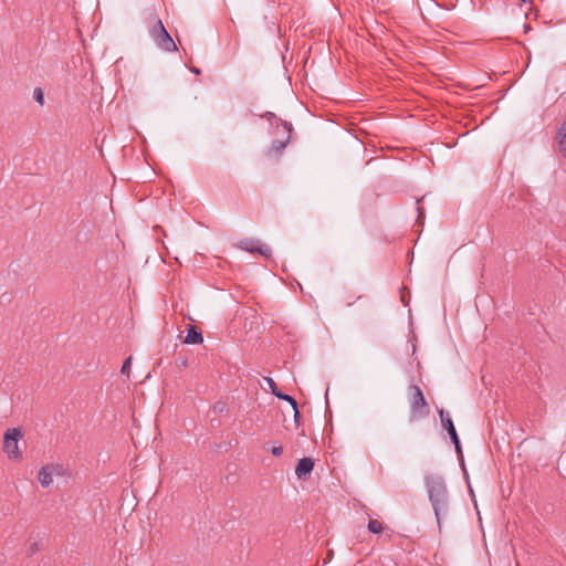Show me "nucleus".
<instances>
[{"mask_svg": "<svg viewBox=\"0 0 566 566\" xmlns=\"http://www.w3.org/2000/svg\"><path fill=\"white\" fill-rule=\"evenodd\" d=\"M148 32L155 44L165 52L178 51L172 36L166 30L161 19L151 12L147 20Z\"/></svg>", "mask_w": 566, "mask_h": 566, "instance_id": "2", "label": "nucleus"}, {"mask_svg": "<svg viewBox=\"0 0 566 566\" xmlns=\"http://www.w3.org/2000/svg\"><path fill=\"white\" fill-rule=\"evenodd\" d=\"M274 396L281 400L287 401L292 406V408L297 407V401L294 399V397L287 394H283L282 391H274Z\"/></svg>", "mask_w": 566, "mask_h": 566, "instance_id": "15", "label": "nucleus"}, {"mask_svg": "<svg viewBox=\"0 0 566 566\" xmlns=\"http://www.w3.org/2000/svg\"><path fill=\"white\" fill-rule=\"evenodd\" d=\"M130 364H132V357H128L125 359L123 366H122V369H120V373L123 375H126L127 377H129V373H130Z\"/></svg>", "mask_w": 566, "mask_h": 566, "instance_id": "17", "label": "nucleus"}, {"mask_svg": "<svg viewBox=\"0 0 566 566\" xmlns=\"http://www.w3.org/2000/svg\"><path fill=\"white\" fill-rule=\"evenodd\" d=\"M190 71L193 73V74H200V70L198 67H190Z\"/></svg>", "mask_w": 566, "mask_h": 566, "instance_id": "23", "label": "nucleus"}, {"mask_svg": "<svg viewBox=\"0 0 566 566\" xmlns=\"http://www.w3.org/2000/svg\"><path fill=\"white\" fill-rule=\"evenodd\" d=\"M314 469V460L310 457L302 458L296 468H295V475L298 479H306L311 472Z\"/></svg>", "mask_w": 566, "mask_h": 566, "instance_id": "8", "label": "nucleus"}, {"mask_svg": "<svg viewBox=\"0 0 566 566\" xmlns=\"http://www.w3.org/2000/svg\"><path fill=\"white\" fill-rule=\"evenodd\" d=\"M556 139H557L559 151L566 158V119L558 127L557 134H556Z\"/></svg>", "mask_w": 566, "mask_h": 566, "instance_id": "11", "label": "nucleus"}, {"mask_svg": "<svg viewBox=\"0 0 566 566\" xmlns=\"http://www.w3.org/2000/svg\"><path fill=\"white\" fill-rule=\"evenodd\" d=\"M270 451L274 457H281L283 453V448L281 446H274L270 449Z\"/></svg>", "mask_w": 566, "mask_h": 566, "instance_id": "20", "label": "nucleus"}, {"mask_svg": "<svg viewBox=\"0 0 566 566\" xmlns=\"http://www.w3.org/2000/svg\"><path fill=\"white\" fill-rule=\"evenodd\" d=\"M62 470L60 465H44L39 471V482L43 488H49L53 483V474H59Z\"/></svg>", "mask_w": 566, "mask_h": 566, "instance_id": "7", "label": "nucleus"}, {"mask_svg": "<svg viewBox=\"0 0 566 566\" xmlns=\"http://www.w3.org/2000/svg\"><path fill=\"white\" fill-rule=\"evenodd\" d=\"M265 381L268 382L270 389H271V392L274 395V391H280L277 386H276V382L271 378V377H265Z\"/></svg>", "mask_w": 566, "mask_h": 566, "instance_id": "19", "label": "nucleus"}, {"mask_svg": "<svg viewBox=\"0 0 566 566\" xmlns=\"http://www.w3.org/2000/svg\"><path fill=\"white\" fill-rule=\"evenodd\" d=\"M417 211H418V221H420L424 214L423 208L417 207Z\"/></svg>", "mask_w": 566, "mask_h": 566, "instance_id": "22", "label": "nucleus"}, {"mask_svg": "<svg viewBox=\"0 0 566 566\" xmlns=\"http://www.w3.org/2000/svg\"><path fill=\"white\" fill-rule=\"evenodd\" d=\"M424 485L432 505L438 528L441 531L442 520L449 515L450 495L444 479L440 475H427Z\"/></svg>", "mask_w": 566, "mask_h": 566, "instance_id": "1", "label": "nucleus"}, {"mask_svg": "<svg viewBox=\"0 0 566 566\" xmlns=\"http://www.w3.org/2000/svg\"><path fill=\"white\" fill-rule=\"evenodd\" d=\"M33 97L40 105L44 104V93L42 88L36 87L33 92Z\"/></svg>", "mask_w": 566, "mask_h": 566, "instance_id": "16", "label": "nucleus"}, {"mask_svg": "<svg viewBox=\"0 0 566 566\" xmlns=\"http://www.w3.org/2000/svg\"><path fill=\"white\" fill-rule=\"evenodd\" d=\"M438 413L440 416L441 423H442L443 428L448 431V433L450 436V439L455 440L457 437H459V436H458V432L455 430V427H454L453 421L450 418L449 413L446 412L443 409H439Z\"/></svg>", "mask_w": 566, "mask_h": 566, "instance_id": "9", "label": "nucleus"}, {"mask_svg": "<svg viewBox=\"0 0 566 566\" xmlns=\"http://www.w3.org/2000/svg\"><path fill=\"white\" fill-rule=\"evenodd\" d=\"M203 342V336L200 331H198L195 326L190 325L187 335L185 338V343L188 345L201 344Z\"/></svg>", "mask_w": 566, "mask_h": 566, "instance_id": "10", "label": "nucleus"}, {"mask_svg": "<svg viewBox=\"0 0 566 566\" xmlns=\"http://www.w3.org/2000/svg\"><path fill=\"white\" fill-rule=\"evenodd\" d=\"M367 528L373 534H380L384 531L382 523L378 520H369Z\"/></svg>", "mask_w": 566, "mask_h": 566, "instance_id": "14", "label": "nucleus"}, {"mask_svg": "<svg viewBox=\"0 0 566 566\" xmlns=\"http://www.w3.org/2000/svg\"><path fill=\"white\" fill-rule=\"evenodd\" d=\"M410 392V416L409 420L415 421L426 418L430 413V407L427 402L421 388L418 385L409 386Z\"/></svg>", "mask_w": 566, "mask_h": 566, "instance_id": "3", "label": "nucleus"}, {"mask_svg": "<svg viewBox=\"0 0 566 566\" xmlns=\"http://www.w3.org/2000/svg\"><path fill=\"white\" fill-rule=\"evenodd\" d=\"M213 410H214V412L222 413V412L227 411V403L222 402V401H217L213 405Z\"/></svg>", "mask_w": 566, "mask_h": 566, "instance_id": "18", "label": "nucleus"}, {"mask_svg": "<svg viewBox=\"0 0 566 566\" xmlns=\"http://www.w3.org/2000/svg\"><path fill=\"white\" fill-rule=\"evenodd\" d=\"M238 247L250 253H260L265 258H270L272 254L271 249L268 245L261 244L259 240L255 239H243L239 242Z\"/></svg>", "mask_w": 566, "mask_h": 566, "instance_id": "6", "label": "nucleus"}, {"mask_svg": "<svg viewBox=\"0 0 566 566\" xmlns=\"http://www.w3.org/2000/svg\"><path fill=\"white\" fill-rule=\"evenodd\" d=\"M23 437L21 429L11 428L4 432L3 437V451L9 459L21 460L22 452L19 450V439Z\"/></svg>", "mask_w": 566, "mask_h": 566, "instance_id": "4", "label": "nucleus"}, {"mask_svg": "<svg viewBox=\"0 0 566 566\" xmlns=\"http://www.w3.org/2000/svg\"><path fill=\"white\" fill-rule=\"evenodd\" d=\"M181 366H186V360H180Z\"/></svg>", "mask_w": 566, "mask_h": 566, "instance_id": "25", "label": "nucleus"}, {"mask_svg": "<svg viewBox=\"0 0 566 566\" xmlns=\"http://www.w3.org/2000/svg\"><path fill=\"white\" fill-rule=\"evenodd\" d=\"M282 128L284 130V138L283 139H275L271 143L270 147L266 150V156L272 157L276 155H281L283 150L286 148L291 140V134L293 130V126L289 122H282Z\"/></svg>", "mask_w": 566, "mask_h": 566, "instance_id": "5", "label": "nucleus"}, {"mask_svg": "<svg viewBox=\"0 0 566 566\" xmlns=\"http://www.w3.org/2000/svg\"><path fill=\"white\" fill-rule=\"evenodd\" d=\"M261 118L266 119L271 126H275L279 128L282 127V122H284L282 118H279L273 112H265L260 115Z\"/></svg>", "mask_w": 566, "mask_h": 566, "instance_id": "12", "label": "nucleus"}, {"mask_svg": "<svg viewBox=\"0 0 566 566\" xmlns=\"http://www.w3.org/2000/svg\"><path fill=\"white\" fill-rule=\"evenodd\" d=\"M454 444V449H455V452L459 457V460L461 462V465H462V469L464 471V474L468 476V472H467V469H465V465H464V459H463V452H462V447H461V442H460V439L459 437H457L455 440H451Z\"/></svg>", "mask_w": 566, "mask_h": 566, "instance_id": "13", "label": "nucleus"}, {"mask_svg": "<svg viewBox=\"0 0 566 566\" xmlns=\"http://www.w3.org/2000/svg\"><path fill=\"white\" fill-rule=\"evenodd\" d=\"M36 549H38L36 544H33L32 547H31V551L34 552Z\"/></svg>", "mask_w": 566, "mask_h": 566, "instance_id": "24", "label": "nucleus"}, {"mask_svg": "<svg viewBox=\"0 0 566 566\" xmlns=\"http://www.w3.org/2000/svg\"><path fill=\"white\" fill-rule=\"evenodd\" d=\"M293 410H294V422H295L296 427H298L300 426V417H301L298 408L297 407L293 408Z\"/></svg>", "mask_w": 566, "mask_h": 566, "instance_id": "21", "label": "nucleus"}]
</instances>
